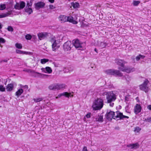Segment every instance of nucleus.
<instances>
[{
  "mask_svg": "<svg viewBox=\"0 0 151 151\" xmlns=\"http://www.w3.org/2000/svg\"><path fill=\"white\" fill-rule=\"evenodd\" d=\"M106 117L109 120H111L112 118L117 120L123 119L124 118L128 119V116L124 115L122 113L119 111H116L115 113L112 111L107 112Z\"/></svg>",
  "mask_w": 151,
  "mask_h": 151,
  "instance_id": "1",
  "label": "nucleus"
},
{
  "mask_svg": "<svg viewBox=\"0 0 151 151\" xmlns=\"http://www.w3.org/2000/svg\"><path fill=\"white\" fill-rule=\"evenodd\" d=\"M103 100L100 98L97 99L94 101L92 107L95 110H100L103 107Z\"/></svg>",
  "mask_w": 151,
  "mask_h": 151,
  "instance_id": "2",
  "label": "nucleus"
},
{
  "mask_svg": "<svg viewBox=\"0 0 151 151\" xmlns=\"http://www.w3.org/2000/svg\"><path fill=\"white\" fill-rule=\"evenodd\" d=\"M105 72L108 75H113L115 76H122L123 74L119 70L114 69H108L105 71Z\"/></svg>",
  "mask_w": 151,
  "mask_h": 151,
  "instance_id": "3",
  "label": "nucleus"
},
{
  "mask_svg": "<svg viewBox=\"0 0 151 151\" xmlns=\"http://www.w3.org/2000/svg\"><path fill=\"white\" fill-rule=\"evenodd\" d=\"M105 95H106V99L108 103L114 101L116 99L115 94L113 92H107Z\"/></svg>",
  "mask_w": 151,
  "mask_h": 151,
  "instance_id": "4",
  "label": "nucleus"
},
{
  "mask_svg": "<svg viewBox=\"0 0 151 151\" xmlns=\"http://www.w3.org/2000/svg\"><path fill=\"white\" fill-rule=\"evenodd\" d=\"M149 83V81L147 79L145 80L144 83L139 86V88L141 90L144 91L146 93L148 91V87L147 84Z\"/></svg>",
  "mask_w": 151,
  "mask_h": 151,
  "instance_id": "5",
  "label": "nucleus"
},
{
  "mask_svg": "<svg viewBox=\"0 0 151 151\" xmlns=\"http://www.w3.org/2000/svg\"><path fill=\"white\" fill-rule=\"evenodd\" d=\"M73 46V45L70 41H68L64 44L63 47L65 51H67L70 50Z\"/></svg>",
  "mask_w": 151,
  "mask_h": 151,
  "instance_id": "6",
  "label": "nucleus"
},
{
  "mask_svg": "<svg viewBox=\"0 0 151 151\" xmlns=\"http://www.w3.org/2000/svg\"><path fill=\"white\" fill-rule=\"evenodd\" d=\"M50 42L52 43V50L54 51H55L59 47V43L57 42L55 37L51 38L50 40Z\"/></svg>",
  "mask_w": 151,
  "mask_h": 151,
  "instance_id": "7",
  "label": "nucleus"
},
{
  "mask_svg": "<svg viewBox=\"0 0 151 151\" xmlns=\"http://www.w3.org/2000/svg\"><path fill=\"white\" fill-rule=\"evenodd\" d=\"M72 44H73V46L76 48H78L79 49H80L82 47V45L83 43L80 41L78 39H76L73 40V43Z\"/></svg>",
  "mask_w": 151,
  "mask_h": 151,
  "instance_id": "8",
  "label": "nucleus"
},
{
  "mask_svg": "<svg viewBox=\"0 0 151 151\" xmlns=\"http://www.w3.org/2000/svg\"><path fill=\"white\" fill-rule=\"evenodd\" d=\"M50 34V33L47 32H41L38 34V36L39 39L40 40H41L45 38H47L48 36H49V35Z\"/></svg>",
  "mask_w": 151,
  "mask_h": 151,
  "instance_id": "9",
  "label": "nucleus"
},
{
  "mask_svg": "<svg viewBox=\"0 0 151 151\" xmlns=\"http://www.w3.org/2000/svg\"><path fill=\"white\" fill-rule=\"evenodd\" d=\"M62 96H64L67 97L73 96V95L71 93H68V92H65L58 95V96L56 97V98L58 99V98H60Z\"/></svg>",
  "mask_w": 151,
  "mask_h": 151,
  "instance_id": "10",
  "label": "nucleus"
},
{
  "mask_svg": "<svg viewBox=\"0 0 151 151\" xmlns=\"http://www.w3.org/2000/svg\"><path fill=\"white\" fill-rule=\"evenodd\" d=\"M115 63L118 65L121 66L122 68L124 67L126 62L123 60L116 59L115 60Z\"/></svg>",
  "mask_w": 151,
  "mask_h": 151,
  "instance_id": "11",
  "label": "nucleus"
},
{
  "mask_svg": "<svg viewBox=\"0 0 151 151\" xmlns=\"http://www.w3.org/2000/svg\"><path fill=\"white\" fill-rule=\"evenodd\" d=\"M139 145L138 143L134 144H130L127 145V147L131 149H136L139 147Z\"/></svg>",
  "mask_w": 151,
  "mask_h": 151,
  "instance_id": "12",
  "label": "nucleus"
},
{
  "mask_svg": "<svg viewBox=\"0 0 151 151\" xmlns=\"http://www.w3.org/2000/svg\"><path fill=\"white\" fill-rule=\"evenodd\" d=\"M42 71L45 73H51L52 72V69L49 67H46L45 68H41Z\"/></svg>",
  "mask_w": 151,
  "mask_h": 151,
  "instance_id": "13",
  "label": "nucleus"
},
{
  "mask_svg": "<svg viewBox=\"0 0 151 151\" xmlns=\"http://www.w3.org/2000/svg\"><path fill=\"white\" fill-rule=\"evenodd\" d=\"M67 22L68 21L70 22H71L73 24H77L78 22L76 21V20L77 19V18H73L72 16H69L67 17Z\"/></svg>",
  "mask_w": 151,
  "mask_h": 151,
  "instance_id": "14",
  "label": "nucleus"
},
{
  "mask_svg": "<svg viewBox=\"0 0 151 151\" xmlns=\"http://www.w3.org/2000/svg\"><path fill=\"white\" fill-rule=\"evenodd\" d=\"M45 4L43 2H39L35 4V7L36 9H38L43 8L45 6Z\"/></svg>",
  "mask_w": 151,
  "mask_h": 151,
  "instance_id": "15",
  "label": "nucleus"
},
{
  "mask_svg": "<svg viewBox=\"0 0 151 151\" xmlns=\"http://www.w3.org/2000/svg\"><path fill=\"white\" fill-rule=\"evenodd\" d=\"M141 107L140 105L136 104L134 108V112L136 114H137L141 111Z\"/></svg>",
  "mask_w": 151,
  "mask_h": 151,
  "instance_id": "16",
  "label": "nucleus"
},
{
  "mask_svg": "<svg viewBox=\"0 0 151 151\" xmlns=\"http://www.w3.org/2000/svg\"><path fill=\"white\" fill-rule=\"evenodd\" d=\"M66 86L64 84L56 83L57 90H63L66 88Z\"/></svg>",
  "mask_w": 151,
  "mask_h": 151,
  "instance_id": "17",
  "label": "nucleus"
},
{
  "mask_svg": "<svg viewBox=\"0 0 151 151\" xmlns=\"http://www.w3.org/2000/svg\"><path fill=\"white\" fill-rule=\"evenodd\" d=\"M59 20L61 22H67V18L66 16L65 15H61L59 17Z\"/></svg>",
  "mask_w": 151,
  "mask_h": 151,
  "instance_id": "18",
  "label": "nucleus"
},
{
  "mask_svg": "<svg viewBox=\"0 0 151 151\" xmlns=\"http://www.w3.org/2000/svg\"><path fill=\"white\" fill-rule=\"evenodd\" d=\"M119 69L123 72H125L128 73H130L132 70L130 68H124V67L123 68L119 67Z\"/></svg>",
  "mask_w": 151,
  "mask_h": 151,
  "instance_id": "19",
  "label": "nucleus"
},
{
  "mask_svg": "<svg viewBox=\"0 0 151 151\" xmlns=\"http://www.w3.org/2000/svg\"><path fill=\"white\" fill-rule=\"evenodd\" d=\"M14 84L12 83L8 84L6 86V89L8 91H10L12 90L14 88Z\"/></svg>",
  "mask_w": 151,
  "mask_h": 151,
  "instance_id": "20",
  "label": "nucleus"
},
{
  "mask_svg": "<svg viewBox=\"0 0 151 151\" xmlns=\"http://www.w3.org/2000/svg\"><path fill=\"white\" fill-rule=\"evenodd\" d=\"M48 88L50 90H57L56 83L50 85L48 87Z\"/></svg>",
  "mask_w": 151,
  "mask_h": 151,
  "instance_id": "21",
  "label": "nucleus"
},
{
  "mask_svg": "<svg viewBox=\"0 0 151 151\" xmlns=\"http://www.w3.org/2000/svg\"><path fill=\"white\" fill-rule=\"evenodd\" d=\"M23 90L22 88H20L18 89L17 91L16 92L15 95L18 97L23 92Z\"/></svg>",
  "mask_w": 151,
  "mask_h": 151,
  "instance_id": "22",
  "label": "nucleus"
},
{
  "mask_svg": "<svg viewBox=\"0 0 151 151\" xmlns=\"http://www.w3.org/2000/svg\"><path fill=\"white\" fill-rule=\"evenodd\" d=\"M95 120L96 121L99 122H102L103 121V117L102 116L98 115L95 117Z\"/></svg>",
  "mask_w": 151,
  "mask_h": 151,
  "instance_id": "23",
  "label": "nucleus"
},
{
  "mask_svg": "<svg viewBox=\"0 0 151 151\" xmlns=\"http://www.w3.org/2000/svg\"><path fill=\"white\" fill-rule=\"evenodd\" d=\"M71 5L74 8H78L79 6V4L77 2H72Z\"/></svg>",
  "mask_w": 151,
  "mask_h": 151,
  "instance_id": "24",
  "label": "nucleus"
},
{
  "mask_svg": "<svg viewBox=\"0 0 151 151\" xmlns=\"http://www.w3.org/2000/svg\"><path fill=\"white\" fill-rule=\"evenodd\" d=\"M145 56L141 54H139L138 55L136 56V59L137 61H139L140 59H143L145 58Z\"/></svg>",
  "mask_w": 151,
  "mask_h": 151,
  "instance_id": "25",
  "label": "nucleus"
},
{
  "mask_svg": "<svg viewBox=\"0 0 151 151\" xmlns=\"http://www.w3.org/2000/svg\"><path fill=\"white\" fill-rule=\"evenodd\" d=\"M16 53L18 54H29L28 53V52H27L23 51H22L18 50H16Z\"/></svg>",
  "mask_w": 151,
  "mask_h": 151,
  "instance_id": "26",
  "label": "nucleus"
},
{
  "mask_svg": "<svg viewBox=\"0 0 151 151\" xmlns=\"http://www.w3.org/2000/svg\"><path fill=\"white\" fill-rule=\"evenodd\" d=\"M25 12L27 13L28 14H31L32 13V10L31 8H27V7H26L25 9Z\"/></svg>",
  "mask_w": 151,
  "mask_h": 151,
  "instance_id": "27",
  "label": "nucleus"
},
{
  "mask_svg": "<svg viewBox=\"0 0 151 151\" xmlns=\"http://www.w3.org/2000/svg\"><path fill=\"white\" fill-rule=\"evenodd\" d=\"M25 3L23 2H21L20 4H18V6H19V9H22L25 6Z\"/></svg>",
  "mask_w": 151,
  "mask_h": 151,
  "instance_id": "28",
  "label": "nucleus"
},
{
  "mask_svg": "<svg viewBox=\"0 0 151 151\" xmlns=\"http://www.w3.org/2000/svg\"><path fill=\"white\" fill-rule=\"evenodd\" d=\"M33 100L35 102L37 103L42 101L43 99L42 98H37L34 99Z\"/></svg>",
  "mask_w": 151,
  "mask_h": 151,
  "instance_id": "29",
  "label": "nucleus"
},
{
  "mask_svg": "<svg viewBox=\"0 0 151 151\" xmlns=\"http://www.w3.org/2000/svg\"><path fill=\"white\" fill-rule=\"evenodd\" d=\"M48 61V59L46 58L42 59L40 60L41 63L42 64H45Z\"/></svg>",
  "mask_w": 151,
  "mask_h": 151,
  "instance_id": "30",
  "label": "nucleus"
},
{
  "mask_svg": "<svg viewBox=\"0 0 151 151\" xmlns=\"http://www.w3.org/2000/svg\"><path fill=\"white\" fill-rule=\"evenodd\" d=\"M141 129L139 127H137L134 128V131L135 133H138L141 130Z\"/></svg>",
  "mask_w": 151,
  "mask_h": 151,
  "instance_id": "31",
  "label": "nucleus"
},
{
  "mask_svg": "<svg viewBox=\"0 0 151 151\" xmlns=\"http://www.w3.org/2000/svg\"><path fill=\"white\" fill-rule=\"evenodd\" d=\"M9 14V13H3L0 14V18L6 17L8 16Z\"/></svg>",
  "mask_w": 151,
  "mask_h": 151,
  "instance_id": "32",
  "label": "nucleus"
},
{
  "mask_svg": "<svg viewBox=\"0 0 151 151\" xmlns=\"http://www.w3.org/2000/svg\"><path fill=\"white\" fill-rule=\"evenodd\" d=\"M15 46L17 48L19 49H21L22 48V44L18 43H17L15 44Z\"/></svg>",
  "mask_w": 151,
  "mask_h": 151,
  "instance_id": "33",
  "label": "nucleus"
},
{
  "mask_svg": "<svg viewBox=\"0 0 151 151\" xmlns=\"http://www.w3.org/2000/svg\"><path fill=\"white\" fill-rule=\"evenodd\" d=\"M106 46V43L104 42H101L100 44V47L101 48H104Z\"/></svg>",
  "mask_w": 151,
  "mask_h": 151,
  "instance_id": "34",
  "label": "nucleus"
},
{
  "mask_svg": "<svg viewBox=\"0 0 151 151\" xmlns=\"http://www.w3.org/2000/svg\"><path fill=\"white\" fill-rule=\"evenodd\" d=\"M19 85L20 87V88L22 89H24L27 90L28 88V86L27 85H26L25 86H23L22 84H20Z\"/></svg>",
  "mask_w": 151,
  "mask_h": 151,
  "instance_id": "35",
  "label": "nucleus"
},
{
  "mask_svg": "<svg viewBox=\"0 0 151 151\" xmlns=\"http://www.w3.org/2000/svg\"><path fill=\"white\" fill-rule=\"evenodd\" d=\"M140 3V1H133V4L134 6H137Z\"/></svg>",
  "mask_w": 151,
  "mask_h": 151,
  "instance_id": "36",
  "label": "nucleus"
},
{
  "mask_svg": "<svg viewBox=\"0 0 151 151\" xmlns=\"http://www.w3.org/2000/svg\"><path fill=\"white\" fill-rule=\"evenodd\" d=\"M5 88L4 86L2 85H0V91L4 92L5 91Z\"/></svg>",
  "mask_w": 151,
  "mask_h": 151,
  "instance_id": "37",
  "label": "nucleus"
},
{
  "mask_svg": "<svg viewBox=\"0 0 151 151\" xmlns=\"http://www.w3.org/2000/svg\"><path fill=\"white\" fill-rule=\"evenodd\" d=\"M6 5L5 4H2L0 5V10H3L6 8Z\"/></svg>",
  "mask_w": 151,
  "mask_h": 151,
  "instance_id": "38",
  "label": "nucleus"
},
{
  "mask_svg": "<svg viewBox=\"0 0 151 151\" xmlns=\"http://www.w3.org/2000/svg\"><path fill=\"white\" fill-rule=\"evenodd\" d=\"M32 37V36L29 34H27L25 36V38L27 40H30Z\"/></svg>",
  "mask_w": 151,
  "mask_h": 151,
  "instance_id": "39",
  "label": "nucleus"
},
{
  "mask_svg": "<svg viewBox=\"0 0 151 151\" xmlns=\"http://www.w3.org/2000/svg\"><path fill=\"white\" fill-rule=\"evenodd\" d=\"M32 1H30V2L29 1L27 2V6L29 7L30 6H31L32 4Z\"/></svg>",
  "mask_w": 151,
  "mask_h": 151,
  "instance_id": "40",
  "label": "nucleus"
},
{
  "mask_svg": "<svg viewBox=\"0 0 151 151\" xmlns=\"http://www.w3.org/2000/svg\"><path fill=\"white\" fill-rule=\"evenodd\" d=\"M5 42V40L2 38H0V44L4 43Z\"/></svg>",
  "mask_w": 151,
  "mask_h": 151,
  "instance_id": "41",
  "label": "nucleus"
},
{
  "mask_svg": "<svg viewBox=\"0 0 151 151\" xmlns=\"http://www.w3.org/2000/svg\"><path fill=\"white\" fill-rule=\"evenodd\" d=\"M7 29L10 32H12L13 30V28L11 26H8Z\"/></svg>",
  "mask_w": 151,
  "mask_h": 151,
  "instance_id": "42",
  "label": "nucleus"
},
{
  "mask_svg": "<svg viewBox=\"0 0 151 151\" xmlns=\"http://www.w3.org/2000/svg\"><path fill=\"white\" fill-rule=\"evenodd\" d=\"M145 120L148 122H151V117H147V118L145 119Z\"/></svg>",
  "mask_w": 151,
  "mask_h": 151,
  "instance_id": "43",
  "label": "nucleus"
},
{
  "mask_svg": "<svg viewBox=\"0 0 151 151\" xmlns=\"http://www.w3.org/2000/svg\"><path fill=\"white\" fill-rule=\"evenodd\" d=\"M36 74H37V76H42V75H43V74H41V73H38V72H36ZM45 75V76H47V75Z\"/></svg>",
  "mask_w": 151,
  "mask_h": 151,
  "instance_id": "44",
  "label": "nucleus"
},
{
  "mask_svg": "<svg viewBox=\"0 0 151 151\" xmlns=\"http://www.w3.org/2000/svg\"><path fill=\"white\" fill-rule=\"evenodd\" d=\"M50 9H52L55 8V7L52 5H49Z\"/></svg>",
  "mask_w": 151,
  "mask_h": 151,
  "instance_id": "45",
  "label": "nucleus"
},
{
  "mask_svg": "<svg viewBox=\"0 0 151 151\" xmlns=\"http://www.w3.org/2000/svg\"><path fill=\"white\" fill-rule=\"evenodd\" d=\"M63 71L64 73H68L69 71V70L68 69L64 68L63 69Z\"/></svg>",
  "mask_w": 151,
  "mask_h": 151,
  "instance_id": "46",
  "label": "nucleus"
},
{
  "mask_svg": "<svg viewBox=\"0 0 151 151\" xmlns=\"http://www.w3.org/2000/svg\"><path fill=\"white\" fill-rule=\"evenodd\" d=\"M91 113H88L86 115V117L87 118H89L90 117Z\"/></svg>",
  "mask_w": 151,
  "mask_h": 151,
  "instance_id": "47",
  "label": "nucleus"
},
{
  "mask_svg": "<svg viewBox=\"0 0 151 151\" xmlns=\"http://www.w3.org/2000/svg\"><path fill=\"white\" fill-rule=\"evenodd\" d=\"M82 151H88L87 147H84Z\"/></svg>",
  "mask_w": 151,
  "mask_h": 151,
  "instance_id": "48",
  "label": "nucleus"
},
{
  "mask_svg": "<svg viewBox=\"0 0 151 151\" xmlns=\"http://www.w3.org/2000/svg\"><path fill=\"white\" fill-rule=\"evenodd\" d=\"M110 103V106H111V107H113V106H114V103H112V102H111L110 103Z\"/></svg>",
  "mask_w": 151,
  "mask_h": 151,
  "instance_id": "49",
  "label": "nucleus"
},
{
  "mask_svg": "<svg viewBox=\"0 0 151 151\" xmlns=\"http://www.w3.org/2000/svg\"><path fill=\"white\" fill-rule=\"evenodd\" d=\"M49 2L51 3H53L54 2L55 0H48Z\"/></svg>",
  "mask_w": 151,
  "mask_h": 151,
  "instance_id": "50",
  "label": "nucleus"
},
{
  "mask_svg": "<svg viewBox=\"0 0 151 151\" xmlns=\"http://www.w3.org/2000/svg\"><path fill=\"white\" fill-rule=\"evenodd\" d=\"M147 108L150 110H151V105L148 106Z\"/></svg>",
  "mask_w": 151,
  "mask_h": 151,
  "instance_id": "51",
  "label": "nucleus"
},
{
  "mask_svg": "<svg viewBox=\"0 0 151 151\" xmlns=\"http://www.w3.org/2000/svg\"><path fill=\"white\" fill-rule=\"evenodd\" d=\"M2 27V25L1 23L0 22V29H1Z\"/></svg>",
  "mask_w": 151,
  "mask_h": 151,
  "instance_id": "52",
  "label": "nucleus"
},
{
  "mask_svg": "<svg viewBox=\"0 0 151 151\" xmlns=\"http://www.w3.org/2000/svg\"><path fill=\"white\" fill-rule=\"evenodd\" d=\"M94 51L96 52V53H98V50H97V49L96 48H95L94 49Z\"/></svg>",
  "mask_w": 151,
  "mask_h": 151,
  "instance_id": "53",
  "label": "nucleus"
},
{
  "mask_svg": "<svg viewBox=\"0 0 151 151\" xmlns=\"http://www.w3.org/2000/svg\"><path fill=\"white\" fill-rule=\"evenodd\" d=\"M2 61H3L5 62H6L7 61V60H2Z\"/></svg>",
  "mask_w": 151,
  "mask_h": 151,
  "instance_id": "54",
  "label": "nucleus"
},
{
  "mask_svg": "<svg viewBox=\"0 0 151 151\" xmlns=\"http://www.w3.org/2000/svg\"><path fill=\"white\" fill-rule=\"evenodd\" d=\"M127 107H126L125 108L126 111L127 112H128L127 111Z\"/></svg>",
  "mask_w": 151,
  "mask_h": 151,
  "instance_id": "55",
  "label": "nucleus"
},
{
  "mask_svg": "<svg viewBox=\"0 0 151 151\" xmlns=\"http://www.w3.org/2000/svg\"><path fill=\"white\" fill-rule=\"evenodd\" d=\"M128 77V76H125V77ZM126 78V80H127V81H129V80H128L127 79V78Z\"/></svg>",
  "mask_w": 151,
  "mask_h": 151,
  "instance_id": "56",
  "label": "nucleus"
},
{
  "mask_svg": "<svg viewBox=\"0 0 151 151\" xmlns=\"http://www.w3.org/2000/svg\"><path fill=\"white\" fill-rule=\"evenodd\" d=\"M68 0L69 1H70V0Z\"/></svg>",
  "mask_w": 151,
  "mask_h": 151,
  "instance_id": "57",
  "label": "nucleus"
},
{
  "mask_svg": "<svg viewBox=\"0 0 151 151\" xmlns=\"http://www.w3.org/2000/svg\"><path fill=\"white\" fill-rule=\"evenodd\" d=\"M1 53V51H0V53Z\"/></svg>",
  "mask_w": 151,
  "mask_h": 151,
  "instance_id": "58",
  "label": "nucleus"
}]
</instances>
